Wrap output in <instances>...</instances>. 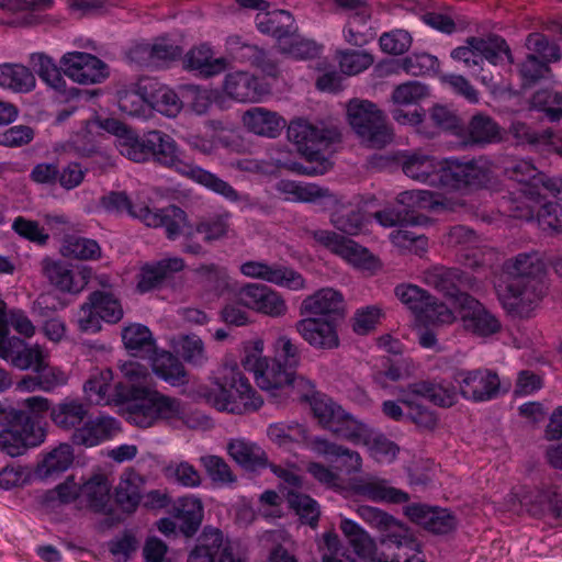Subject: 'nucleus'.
Segmentation results:
<instances>
[{
  "mask_svg": "<svg viewBox=\"0 0 562 562\" xmlns=\"http://www.w3.org/2000/svg\"><path fill=\"white\" fill-rule=\"evenodd\" d=\"M263 341L256 340L245 347L241 364L255 374L257 385L271 397L283 400L290 396L306 397L313 391V381L297 374L301 351L293 340L279 336L273 342V357H262Z\"/></svg>",
  "mask_w": 562,
  "mask_h": 562,
  "instance_id": "obj_1",
  "label": "nucleus"
},
{
  "mask_svg": "<svg viewBox=\"0 0 562 562\" xmlns=\"http://www.w3.org/2000/svg\"><path fill=\"white\" fill-rule=\"evenodd\" d=\"M125 381L114 387V402L127 403L126 417L131 424L148 428L159 419H173L183 413L180 400L150 389L149 374L143 366L131 362L122 369Z\"/></svg>",
  "mask_w": 562,
  "mask_h": 562,
  "instance_id": "obj_2",
  "label": "nucleus"
},
{
  "mask_svg": "<svg viewBox=\"0 0 562 562\" xmlns=\"http://www.w3.org/2000/svg\"><path fill=\"white\" fill-rule=\"evenodd\" d=\"M508 281L497 288L504 310L514 317H529L544 293V265L538 254L522 252L505 262Z\"/></svg>",
  "mask_w": 562,
  "mask_h": 562,
  "instance_id": "obj_3",
  "label": "nucleus"
},
{
  "mask_svg": "<svg viewBox=\"0 0 562 562\" xmlns=\"http://www.w3.org/2000/svg\"><path fill=\"white\" fill-rule=\"evenodd\" d=\"M147 143L150 144V159L154 162L188 177L228 200H238L237 191L229 183L186 161L177 142L169 134L158 130L149 131Z\"/></svg>",
  "mask_w": 562,
  "mask_h": 562,
  "instance_id": "obj_4",
  "label": "nucleus"
},
{
  "mask_svg": "<svg viewBox=\"0 0 562 562\" xmlns=\"http://www.w3.org/2000/svg\"><path fill=\"white\" fill-rule=\"evenodd\" d=\"M288 139L296 146L297 151L315 166L295 164L293 170L307 176L323 175L331 166L324 151L339 140V133L324 124H312L304 119L291 121L286 131Z\"/></svg>",
  "mask_w": 562,
  "mask_h": 562,
  "instance_id": "obj_5",
  "label": "nucleus"
},
{
  "mask_svg": "<svg viewBox=\"0 0 562 562\" xmlns=\"http://www.w3.org/2000/svg\"><path fill=\"white\" fill-rule=\"evenodd\" d=\"M205 402L221 412L241 415L255 412L262 405L248 379L238 368H226L216 387L201 392Z\"/></svg>",
  "mask_w": 562,
  "mask_h": 562,
  "instance_id": "obj_6",
  "label": "nucleus"
},
{
  "mask_svg": "<svg viewBox=\"0 0 562 562\" xmlns=\"http://www.w3.org/2000/svg\"><path fill=\"white\" fill-rule=\"evenodd\" d=\"M0 450L10 457L24 454L44 442L46 429L23 409L0 402Z\"/></svg>",
  "mask_w": 562,
  "mask_h": 562,
  "instance_id": "obj_7",
  "label": "nucleus"
},
{
  "mask_svg": "<svg viewBox=\"0 0 562 562\" xmlns=\"http://www.w3.org/2000/svg\"><path fill=\"white\" fill-rule=\"evenodd\" d=\"M300 401L308 402L315 418L319 424L339 438L351 442H359L366 431V425L355 419L340 405L327 395L315 390L306 396H295Z\"/></svg>",
  "mask_w": 562,
  "mask_h": 562,
  "instance_id": "obj_8",
  "label": "nucleus"
},
{
  "mask_svg": "<svg viewBox=\"0 0 562 562\" xmlns=\"http://www.w3.org/2000/svg\"><path fill=\"white\" fill-rule=\"evenodd\" d=\"M347 116L351 128L367 147L380 149L392 142V132L383 112L371 101L350 100Z\"/></svg>",
  "mask_w": 562,
  "mask_h": 562,
  "instance_id": "obj_9",
  "label": "nucleus"
},
{
  "mask_svg": "<svg viewBox=\"0 0 562 562\" xmlns=\"http://www.w3.org/2000/svg\"><path fill=\"white\" fill-rule=\"evenodd\" d=\"M503 171L508 179L516 181L530 199L541 198L544 190L561 193L557 182L539 171L529 160L507 158L503 161Z\"/></svg>",
  "mask_w": 562,
  "mask_h": 562,
  "instance_id": "obj_10",
  "label": "nucleus"
},
{
  "mask_svg": "<svg viewBox=\"0 0 562 562\" xmlns=\"http://www.w3.org/2000/svg\"><path fill=\"white\" fill-rule=\"evenodd\" d=\"M424 281L432 286L458 307L461 296H471L467 293L469 290H476L479 282L473 276L460 270L459 268H448L435 266L424 272Z\"/></svg>",
  "mask_w": 562,
  "mask_h": 562,
  "instance_id": "obj_11",
  "label": "nucleus"
},
{
  "mask_svg": "<svg viewBox=\"0 0 562 562\" xmlns=\"http://www.w3.org/2000/svg\"><path fill=\"white\" fill-rule=\"evenodd\" d=\"M490 181V169L479 160H442L440 186L450 189L481 188Z\"/></svg>",
  "mask_w": 562,
  "mask_h": 562,
  "instance_id": "obj_12",
  "label": "nucleus"
},
{
  "mask_svg": "<svg viewBox=\"0 0 562 562\" xmlns=\"http://www.w3.org/2000/svg\"><path fill=\"white\" fill-rule=\"evenodd\" d=\"M40 345H29L24 339L10 336L7 304L0 300V359L19 370H29Z\"/></svg>",
  "mask_w": 562,
  "mask_h": 562,
  "instance_id": "obj_13",
  "label": "nucleus"
},
{
  "mask_svg": "<svg viewBox=\"0 0 562 562\" xmlns=\"http://www.w3.org/2000/svg\"><path fill=\"white\" fill-rule=\"evenodd\" d=\"M460 394L473 402H485L499 393L501 381L497 373L487 369L460 371L456 375Z\"/></svg>",
  "mask_w": 562,
  "mask_h": 562,
  "instance_id": "obj_14",
  "label": "nucleus"
},
{
  "mask_svg": "<svg viewBox=\"0 0 562 562\" xmlns=\"http://www.w3.org/2000/svg\"><path fill=\"white\" fill-rule=\"evenodd\" d=\"M346 306L342 294L324 288L306 296L300 305V315L315 316L323 319L340 321L345 317Z\"/></svg>",
  "mask_w": 562,
  "mask_h": 562,
  "instance_id": "obj_15",
  "label": "nucleus"
},
{
  "mask_svg": "<svg viewBox=\"0 0 562 562\" xmlns=\"http://www.w3.org/2000/svg\"><path fill=\"white\" fill-rule=\"evenodd\" d=\"M405 515L415 524L435 535H448L457 529L458 519L448 509L426 504H411Z\"/></svg>",
  "mask_w": 562,
  "mask_h": 562,
  "instance_id": "obj_16",
  "label": "nucleus"
},
{
  "mask_svg": "<svg viewBox=\"0 0 562 562\" xmlns=\"http://www.w3.org/2000/svg\"><path fill=\"white\" fill-rule=\"evenodd\" d=\"M339 321L308 316L295 323L299 335L313 348L330 350L339 346L337 326Z\"/></svg>",
  "mask_w": 562,
  "mask_h": 562,
  "instance_id": "obj_17",
  "label": "nucleus"
},
{
  "mask_svg": "<svg viewBox=\"0 0 562 562\" xmlns=\"http://www.w3.org/2000/svg\"><path fill=\"white\" fill-rule=\"evenodd\" d=\"M240 305L272 317L285 314L286 305L279 293L263 284L250 283L243 286L237 294Z\"/></svg>",
  "mask_w": 562,
  "mask_h": 562,
  "instance_id": "obj_18",
  "label": "nucleus"
},
{
  "mask_svg": "<svg viewBox=\"0 0 562 562\" xmlns=\"http://www.w3.org/2000/svg\"><path fill=\"white\" fill-rule=\"evenodd\" d=\"M215 559L217 562H243L241 559L235 558L229 546L224 543L221 530L204 528L187 562H215Z\"/></svg>",
  "mask_w": 562,
  "mask_h": 562,
  "instance_id": "obj_19",
  "label": "nucleus"
},
{
  "mask_svg": "<svg viewBox=\"0 0 562 562\" xmlns=\"http://www.w3.org/2000/svg\"><path fill=\"white\" fill-rule=\"evenodd\" d=\"M42 272L49 283L61 292L80 293L89 281V271L72 270L67 263L45 258L41 262Z\"/></svg>",
  "mask_w": 562,
  "mask_h": 562,
  "instance_id": "obj_20",
  "label": "nucleus"
},
{
  "mask_svg": "<svg viewBox=\"0 0 562 562\" xmlns=\"http://www.w3.org/2000/svg\"><path fill=\"white\" fill-rule=\"evenodd\" d=\"M120 430V423L114 417L104 414L88 416L81 427L72 432L71 441L78 446L94 447L112 439Z\"/></svg>",
  "mask_w": 562,
  "mask_h": 562,
  "instance_id": "obj_21",
  "label": "nucleus"
},
{
  "mask_svg": "<svg viewBox=\"0 0 562 562\" xmlns=\"http://www.w3.org/2000/svg\"><path fill=\"white\" fill-rule=\"evenodd\" d=\"M460 310L463 327L477 335L488 336L501 329L499 321L473 296H461Z\"/></svg>",
  "mask_w": 562,
  "mask_h": 562,
  "instance_id": "obj_22",
  "label": "nucleus"
},
{
  "mask_svg": "<svg viewBox=\"0 0 562 562\" xmlns=\"http://www.w3.org/2000/svg\"><path fill=\"white\" fill-rule=\"evenodd\" d=\"M308 445L315 453L338 463V469L346 474H356L361 471L362 459L358 451L318 436L312 437Z\"/></svg>",
  "mask_w": 562,
  "mask_h": 562,
  "instance_id": "obj_23",
  "label": "nucleus"
},
{
  "mask_svg": "<svg viewBox=\"0 0 562 562\" xmlns=\"http://www.w3.org/2000/svg\"><path fill=\"white\" fill-rule=\"evenodd\" d=\"M401 166L408 178L432 187L440 186L442 160L423 151H413L401 157Z\"/></svg>",
  "mask_w": 562,
  "mask_h": 562,
  "instance_id": "obj_24",
  "label": "nucleus"
},
{
  "mask_svg": "<svg viewBox=\"0 0 562 562\" xmlns=\"http://www.w3.org/2000/svg\"><path fill=\"white\" fill-rule=\"evenodd\" d=\"M226 49L234 59L247 63L268 76L276 77L278 74L277 63L269 57L268 53L259 46L244 41L239 35L234 34L226 38Z\"/></svg>",
  "mask_w": 562,
  "mask_h": 562,
  "instance_id": "obj_25",
  "label": "nucleus"
},
{
  "mask_svg": "<svg viewBox=\"0 0 562 562\" xmlns=\"http://www.w3.org/2000/svg\"><path fill=\"white\" fill-rule=\"evenodd\" d=\"M240 270L247 277L262 279L294 290L304 285V279L300 273L279 265L270 266L263 261L250 260L243 263Z\"/></svg>",
  "mask_w": 562,
  "mask_h": 562,
  "instance_id": "obj_26",
  "label": "nucleus"
},
{
  "mask_svg": "<svg viewBox=\"0 0 562 562\" xmlns=\"http://www.w3.org/2000/svg\"><path fill=\"white\" fill-rule=\"evenodd\" d=\"M398 394L412 400L426 398L440 407H451L457 402L453 386L445 385L434 380H419L398 389Z\"/></svg>",
  "mask_w": 562,
  "mask_h": 562,
  "instance_id": "obj_27",
  "label": "nucleus"
},
{
  "mask_svg": "<svg viewBox=\"0 0 562 562\" xmlns=\"http://www.w3.org/2000/svg\"><path fill=\"white\" fill-rule=\"evenodd\" d=\"M445 243L448 247H461L465 250L463 263L469 268L479 269L491 265L486 254L476 250L480 241L474 231L463 225L451 227L445 236Z\"/></svg>",
  "mask_w": 562,
  "mask_h": 562,
  "instance_id": "obj_28",
  "label": "nucleus"
},
{
  "mask_svg": "<svg viewBox=\"0 0 562 562\" xmlns=\"http://www.w3.org/2000/svg\"><path fill=\"white\" fill-rule=\"evenodd\" d=\"M142 221L147 226L164 227L168 239L178 238L187 227V213L176 206L169 205L165 209L151 211L148 206H143Z\"/></svg>",
  "mask_w": 562,
  "mask_h": 562,
  "instance_id": "obj_29",
  "label": "nucleus"
},
{
  "mask_svg": "<svg viewBox=\"0 0 562 562\" xmlns=\"http://www.w3.org/2000/svg\"><path fill=\"white\" fill-rule=\"evenodd\" d=\"M184 268V261L180 257H170L145 265L139 273L137 289L145 293L155 290L173 273Z\"/></svg>",
  "mask_w": 562,
  "mask_h": 562,
  "instance_id": "obj_30",
  "label": "nucleus"
},
{
  "mask_svg": "<svg viewBox=\"0 0 562 562\" xmlns=\"http://www.w3.org/2000/svg\"><path fill=\"white\" fill-rule=\"evenodd\" d=\"M224 90L238 102H257L266 93L258 78L246 71H236L225 77Z\"/></svg>",
  "mask_w": 562,
  "mask_h": 562,
  "instance_id": "obj_31",
  "label": "nucleus"
},
{
  "mask_svg": "<svg viewBox=\"0 0 562 562\" xmlns=\"http://www.w3.org/2000/svg\"><path fill=\"white\" fill-rule=\"evenodd\" d=\"M90 406L79 398L66 397L50 408V419L60 429L80 428L89 416Z\"/></svg>",
  "mask_w": 562,
  "mask_h": 562,
  "instance_id": "obj_32",
  "label": "nucleus"
},
{
  "mask_svg": "<svg viewBox=\"0 0 562 562\" xmlns=\"http://www.w3.org/2000/svg\"><path fill=\"white\" fill-rule=\"evenodd\" d=\"M519 507H525L527 513L533 517L550 515L554 518H562V495L555 487H548L538 491L536 494L524 495L518 501Z\"/></svg>",
  "mask_w": 562,
  "mask_h": 562,
  "instance_id": "obj_33",
  "label": "nucleus"
},
{
  "mask_svg": "<svg viewBox=\"0 0 562 562\" xmlns=\"http://www.w3.org/2000/svg\"><path fill=\"white\" fill-rule=\"evenodd\" d=\"M150 79H140L136 83L117 90V105L121 112L130 116L144 115L149 106Z\"/></svg>",
  "mask_w": 562,
  "mask_h": 562,
  "instance_id": "obj_34",
  "label": "nucleus"
},
{
  "mask_svg": "<svg viewBox=\"0 0 562 562\" xmlns=\"http://www.w3.org/2000/svg\"><path fill=\"white\" fill-rule=\"evenodd\" d=\"M340 529L359 558L371 562H383L384 554L378 553L375 540L358 524L344 518L340 521Z\"/></svg>",
  "mask_w": 562,
  "mask_h": 562,
  "instance_id": "obj_35",
  "label": "nucleus"
},
{
  "mask_svg": "<svg viewBox=\"0 0 562 562\" xmlns=\"http://www.w3.org/2000/svg\"><path fill=\"white\" fill-rule=\"evenodd\" d=\"M145 481L134 470L125 471L115 487V502L125 513H134L144 494Z\"/></svg>",
  "mask_w": 562,
  "mask_h": 562,
  "instance_id": "obj_36",
  "label": "nucleus"
},
{
  "mask_svg": "<svg viewBox=\"0 0 562 562\" xmlns=\"http://www.w3.org/2000/svg\"><path fill=\"white\" fill-rule=\"evenodd\" d=\"M243 123L250 132L270 138L277 137L285 125L281 116L265 108H252L246 111Z\"/></svg>",
  "mask_w": 562,
  "mask_h": 562,
  "instance_id": "obj_37",
  "label": "nucleus"
},
{
  "mask_svg": "<svg viewBox=\"0 0 562 562\" xmlns=\"http://www.w3.org/2000/svg\"><path fill=\"white\" fill-rule=\"evenodd\" d=\"M179 522V530L186 537H192L199 530L203 519V506L199 498L181 497L170 510Z\"/></svg>",
  "mask_w": 562,
  "mask_h": 562,
  "instance_id": "obj_38",
  "label": "nucleus"
},
{
  "mask_svg": "<svg viewBox=\"0 0 562 562\" xmlns=\"http://www.w3.org/2000/svg\"><path fill=\"white\" fill-rule=\"evenodd\" d=\"M257 29L260 33L277 38L280 45L288 37H292L297 32L294 18L289 11L274 10L267 12L263 16H257Z\"/></svg>",
  "mask_w": 562,
  "mask_h": 562,
  "instance_id": "obj_39",
  "label": "nucleus"
},
{
  "mask_svg": "<svg viewBox=\"0 0 562 562\" xmlns=\"http://www.w3.org/2000/svg\"><path fill=\"white\" fill-rule=\"evenodd\" d=\"M153 371L172 386L188 384L189 375L182 362L169 351L155 352L151 356Z\"/></svg>",
  "mask_w": 562,
  "mask_h": 562,
  "instance_id": "obj_40",
  "label": "nucleus"
},
{
  "mask_svg": "<svg viewBox=\"0 0 562 562\" xmlns=\"http://www.w3.org/2000/svg\"><path fill=\"white\" fill-rule=\"evenodd\" d=\"M122 340L134 357L151 358L157 350L151 331L142 324L126 326L122 330Z\"/></svg>",
  "mask_w": 562,
  "mask_h": 562,
  "instance_id": "obj_41",
  "label": "nucleus"
},
{
  "mask_svg": "<svg viewBox=\"0 0 562 562\" xmlns=\"http://www.w3.org/2000/svg\"><path fill=\"white\" fill-rule=\"evenodd\" d=\"M228 454L246 470H258L268 465L267 453L256 443L233 439L227 445Z\"/></svg>",
  "mask_w": 562,
  "mask_h": 562,
  "instance_id": "obj_42",
  "label": "nucleus"
},
{
  "mask_svg": "<svg viewBox=\"0 0 562 562\" xmlns=\"http://www.w3.org/2000/svg\"><path fill=\"white\" fill-rule=\"evenodd\" d=\"M110 483L102 475H94L80 487V495L95 513L109 514L112 509Z\"/></svg>",
  "mask_w": 562,
  "mask_h": 562,
  "instance_id": "obj_43",
  "label": "nucleus"
},
{
  "mask_svg": "<svg viewBox=\"0 0 562 562\" xmlns=\"http://www.w3.org/2000/svg\"><path fill=\"white\" fill-rule=\"evenodd\" d=\"M186 68L198 71L203 77H212L225 69L223 58H213V52L206 44L191 48L184 57Z\"/></svg>",
  "mask_w": 562,
  "mask_h": 562,
  "instance_id": "obj_44",
  "label": "nucleus"
},
{
  "mask_svg": "<svg viewBox=\"0 0 562 562\" xmlns=\"http://www.w3.org/2000/svg\"><path fill=\"white\" fill-rule=\"evenodd\" d=\"M36 356L30 360L32 370L37 375L40 390L49 392L55 387L66 383V375L57 368L47 362L48 355L42 346L35 351Z\"/></svg>",
  "mask_w": 562,
  "mask_h": 562,
  "instance_id": "obj_45",
  "label": "nucleus"
},
{
  "mask_svg": "<svg viewBox=\"0 0 562 562\" xmlns=\"http://www.w3.org/2000/svg\"><path fill=\"white\" fill-rule=\"evenodd\" d=\"M74 462L72 448L61 443L50 452L36 467V475L41 479H49L65 472Z\"/></svg>",
  "mask_w": 562,
  "mask_h": 562,
  "instance_id": "obj_46",
  "label": "nucleus"
},
{
  "mask_svg": "<svg viewBox=\"0 0 562 562\" xmlns=\"http://www.w3.org/2000/svg\"><path fill=\"white\" fill-rule=\"evenodd\" d=\"M0 87L14 92L25 93L35 87L32 71L20 64L0 65Z\"/></svg>",
  "mask_w": 562,
  "mask_h": 562,
  "instance_id": "obj_47",
  "label": "nucleus"
},
{
  "mask_svg": "<svg viewBox=\"0 0 562 562\" xmlns=\"http://www.w3.org/2000/svg\"><path fill=\"white\" fill-rule=\"evenodd\" d=\"M149 106L157 112L176 117L182 110L183 103L172 89L150 80Z\"/></svg>",
  "mask_w": 562,
  "mask_h": 562,
  "instance_id": "obj_48",
  "label": "nucleus"
},
{
  "mask_svg": "<svg viewBox=\"0 0 562 562\" xmlns=\"http://www.w3.org/2000/svg\"><path fill=\"white\" fill-rule=\"evenodd\" d=\"M113 379L110 369L94 370L83 384V392L91 404H109L114 401V394L109 393Z\"/></svg>",
  "mask_w": 562,
  "mask_h": 562,
  "instance_id": "obj_49",
  "label": "nucleus"
},
{
  "mask_svg": "<svg viewBox=\"0 0 562 562\" xmlns=\"http://www.w3.org/2000/svg\"><path fill=\"white\" fill-rule=\"evenodd\" d=\"M465 43L479 52L481 63L485 58L496 65L502 59V55H506L508 59L512 58L510 49L505 40L497 35H490L486 38L470 36L465 40Z\"/></svg>",
  "mask_w": 562,
  "mask_h": 562,
  "instance_id": "obj_50",
  "label": "nucleus"
},
{
  "mask_svg": "<svg viewBox=\"0 0 562 562\" xmlns=\"http://www.w3.org/2000/svg\"><path fill=\"white\" fill-rule=\"evenodd\" d=\"M149 139V132L145 133L139 137L133 130L115 140V146L119 151L135 162H144L150 159V144L147 143Z\"/></svg>",
  "mask_w": 562,
  "mask_h": 562,
  "instance_id": "obj_51",
  "label": "nucleus"
},
{
  "mask_svg": "<svg viewBox=\"0 0 562 562\" xmlns=\"http://www.w3.org/2000/svg\"><path fill=\"white\" fill-rule=\"evenodd\" d=\"M539 199H530L524 193V190L509 192L502 196L501 206L503 212L508 216L519 220H532L535 216V207L532 203L539 202Z\"/></svg>",
  "mask_w": 562,
  "mask_h": 562,
  "instance_id": "obj_52",
  "label": "nucleus"
},
{
  "mask_svg": "<svg viewBox=\"0 0 562 562\" xmlns=\"http://www.w3.org/2000/svg\"><path fill=\"white\" fill-rule=\"evenodd\" d=\"M469 138L474 144H491L501 140V128L490 116L477 114L469 124Z\"/></svg>",
  "mask_w": 562,
  "mask_h": 562,
  "instance_id": "obj_53",
  "label": "nucleus"
},
{
  "mask_svg": "<svg viewBox=\"0 0 562 562\" xmlns=\"http://www.w3.org/2000/svg\"><path fill=\"white\" fill-rule=\"evenodd\" d=\"M362 495L372 501H385L393 504H401L408 501V494L389 486L384 480H370L359 486Z\"/></svg>",
  "mask_w": 562,
  "mask_h": 562,
  "instance_id": "obj_54",
  "label": "nucleus"
},
{
  "mask_svg": "<svg viewBox=\"0 0 562 562\" xmlns=\"http://www.w3.org/2000/svg\"><path fill=\"white\" fill-rule=\"evenodd\" d=\"M267 435L272 442L280 447L307 439L305 427L295 422L271 424L267 429Z\"/></svg>",
  "mask_w": 562,
  "mask_h": 562,
  "instance_id": "obj_55",
  "label": "nucleus"
},
{
  "mask_svg": "<svg viewBox=\"0 0 562 562\" xmlns=\"http://www.w3.org/2000/svg\"><path fill=\"white\" fill-rule=\"evenodd\" d=\"M88 300L97 313H99L102 321L114 324L123 317L122 306L113 294L103 291H94L89 295Z\"/></svg>",
  "mask_w": 562,
  "mask_h": 562,
  "instance_id": "obj_56",
  "label": "nucleus"
},
{
  "mask_svg": "<svg viewBox=\"0 0 562 562\" xmlns=\"http://www.w3.org/2000/svg\"><path fill=\"white\" fill-rule=\"evenodd\" d=\"M61 252L64 256L74 259L93 260L100 257L101 248L93 239L68 236L63 244Z\"/></svg>",
  "mask_w": 562,
  "mask_h": 562,
  "instance_id": "obj_57",
  "label": "nucleus"
},
{
  "mask_svg": "<svg viewBox=\"0 0 562 562\" xmlns=\"http://www.w3.org/2000/svg\"><path fill=\"white\" fill-rule=\"evenodd\" d=\"M398 402L407 408L406 418L418 428L424 430L435 429L438 423L435 412L423 405L419 401L407 397V395L402 396L398 394Z\"/></svg>",
  "mask_w": 562,
  "mask_h": 562,
  "instance_id": "obj_58",
  "label": "nucleus"
},
{
  "mask_svg": "<svg viewBox=\"0 0 562 562\" xmlns=\"http://www.w3.org/2000/svg\"><path fill=\"white\" fill-rule=\"evenodd\" d=\"M31 64L40 78L56 90L65 89V80L60 69L54 64L53 59L43 53L31 55Z\"/></svg>",
  "mask_w": 562,
  "mask_h": 562,
  "instance_id": "obj_59",
  "label": "nucleus"
},
{
  "mask_svg": "<svg viewBox=\"0 0 562 562\" xmlns=\"http://www.w3.org/2000/svg\"><path fill=\"white\" fill-rule=\"evenodd\" d=\"M288 503L292 509L300 516L301 520L312 527L317 525L319 518V507L316 501L308 495L289 492Z\"/></svg>",
  "mask_w": 562,
  "mask_h": 562,
  "instance_id": "obj_60",
  "label": "nucleus"
},
{
  "mask_svg": "<svg viewBox=\"0 0 562 562\" xmlns=\"http://www.w3.org/2000/svg\"><path fill=\"white\" fill-rule=\"evenodd\" d=\"M335 254L351 262L355 266L370 269L374 261L373 256L367 248L360 246L352 239L341 236Z\"/></svg>",
  "mask_w": 562,
  "mask_h": 562,
  "instance_id": "obj_61",
  "label": "nucleus"
},
{
  "mask_svg": "<svg viewBox=\"0 0 562 562\" xmlns=\"http://www.w3.org/2000/svg\"><path fill=\"white\" fill-rule=\"evenodd\" d=\"M335 254L351 262L355 266L370 269L374 261L373 256L367 248L360 246L352 239L341 236Z\"/></svg>",
  "mask_w": 562,
  "mask_h": 562,
  "instance_id": "obj_62",
  "label": "nucleus"
},
{
  "mask_svg": "<svg viewBox=\"0 0 562 562\" xmlns=\"http://www.w3.org/2000/svg\"><path fill=\"white\" fill-rule=\"evenodd\" d=\"M371 19L347 20L344 29L346 41L353 46H363L376 37Z\"/></svg>",
  "mask_w": 562,
  "mask_h": 562,
  "instance_id": "obj_63",
  "label": "nucleus"
},
{
  "mask_svg": "<svg viewBox=\"0 0 562 562\" xmlns=\"http://www.w3.org/2000/svg\"><path fill=\"white\" fill-rule=\"evenodd\" d=\"M397 299L412 310L417 316L420 315L427 301L430 300V294L425 290L414 284H400L394 290Z\"/></svg>",
  "mask_w": 562,
  "mask_h": 562,
  "instance_id": "obj_64",
  "label": "nucleus"
}]
</instances>
